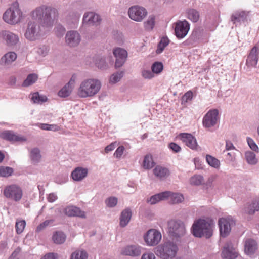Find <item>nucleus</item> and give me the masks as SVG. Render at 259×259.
Returning a JSON list of instances; mask_svg holds the SVG:
<instances>
[{
    "instance_id": "nucleus-47",
    "label": "nucleus",
    "mask_w": 259,
    "mask_h": 259,
    "mask_svg": "<svg viewBox=\"0 0 259 259\" xmlns=\"http://www.w3.org/2000/svg\"><path fill=\"white\" fill-rule=\"evenodd\" d=\"M31 99L34 103H39L47 101V98L45 96H40L38 93H35L32 95Z\"/></svg>"
},
{
    "instance_id": "nucleus-56",
    "label": "nucleus",
    "mask_w": 259,
    "mask_h": 259,
    "mask_svg": "<svg viewBox=\"0 0 259 259\" xmlns=\"http://www.w3.org/2000/svg\"><path fill=\"white\" fill-rule=\"evenodd\" d=\"M168 147L171 149L172 151L175 152H179L180 151L181 148L179 145L175 143L171 142L169 144Z\"/></svg>"
},
{
    "instance_id": "nucleus-12",
    "label": "nucleus",
    "mask_w": 259,
    "mask_h": 259,
    "mask_svg": "<svg viewBox=\"0 0 259 259\" xmlns=\"http://www.w3.org/2000/svg\"><path fill=\"white\" fill-rule=\"evenodd\" d=\"M233 223L231 218H222L219 220L220 235L221 237H225L228 236L231 231V226Z\"/></svg>"
},
{
    "instance_id": "nucleus-21",
    "label": "nucleus",
    "mask_w": 259,
    "mask_h": 259,
    "mask_svg": "<svg viewBox=\"0 0 259 259\" xmlns=\"http://www.w3.org/2000/svg\"><path fill=\"white\" fill-rule=\"evenodd\" d=\"M101 19L99 15L94 12H88L84 14L83 18V23L89 25H98Z\"/></svg>"
},
{
    "instance_id": "nucleus-14",
    "label": "nucleus",
    "mask_w": 259,
    "mask_h": 259,
    "mask_svg": "<svg viewBox=\"0 0 259 259\" xmlns=\"http://www.w3.org/2000/svg\"><path fill=\"white\" fill-rule=\"evenodd\" d=\"M127 55V52L124 49L117 48L114 49L115 66L116 67L122 66L126 60Z\"/></svg>"
},
{
    "instance_id": "nucleus-51",
    "label": "nucleus",
    "mask_w": 259,
    "mask_h": 259,
    "mask_svg": "<svg viewBox=\"0 0 259 259\" xmlns=\"http://www.w3.org/2000/svg\"><path fill=\"white\" fill-rule=\"evenodd\" d=\"M125 148L123 146H120L117 148L114 152V155L116 158H120L124 156L125 153Z\"/></svg>"
},
{
    "instance_id": "nucleus-49",
    "label": "nucleus",
    "mask_w": 259,
    "mask_h": 259,
    "mask_svg": "<svg viewBox=\"0 0 259 259\" xmlns=\"http://www.w3.org/2000/svg\"><path fill=\"white\" fill-rule=\"evenodd\" d=\"M26 226L24 220L17 221L16 223L15 228L17 234H21L23 231Z\"/></svg>"
},
{
    "instance_id": "nucleus-58",
    "label": "nucleus",
    "mask_w": 259,
    "mask_h": 259,
    "mask_svg": "<svg viewBox=\"0 0 259 259\" xmlns=\"http://www.w3.org/2000/svg\"><path fill=\"white\" fill-rule=\"evenodd\" d=\"M192 97L193 93L191 91H189L184 94L182 97V99L186 102H187L188 100H191L192 98Z\"/></svg>"
},
{
    "instance_id": "nucleus-11",
    "label": "nucleus",
    "mask_w": 259,
    "mask_h": 259,
    "mask_svg": "<svg viewBox=\"0 0 259 259\" xmlns=\"http://www.w3.org/2000/svg\"><path fill=\"white\" fill-rule=\"evenodd\" d=\"M190 29V24L186 20L176 23L175 32L177 38L181 39L186 36Z\"/></svg>"
},
{
    "instance_id": "nucleus-16",
    "label": "nucleus",
    "mask_w": 259,
    "mask_h": 259,
    "mask_svg": "<svg viewBox=\"0 0 259 259\" xmlns=\"http://www.w3.org/2000/svg\"><path fill=\"white\" fill-rule=\"evenodd\" d=\"M0 137L12 142L26 141V138L24 137L16 134L11 131H5L0 133Z\"/></svg>"
},
{
    "instance_id": "nucleus-63",
    "label": "nucleus",
    "mask_w": 259,
    "mask_h": 259,
    "mask_svg": "<svg viewBox=\"0 0 259 259\" xmlns=\"http://www.w3.org/2000/svg\"><path fill=\"white\" fill-rule=\"evenodd\" d=\"M106 205L108 207H112L113 206V198L110 197L106 201Z\"/></svg>"
},
{
    "instance_id": "nucleus-29",
    "label": "nucleus",
    "mask_w": 259,
    "mask_h": 259,
    "mask_svg": "<svg viewBox=\"0 0 259 259\" xmlns=\"http://www.w3.org/2000/svg\"><path fill=\"white\" fill-rule=\"evenodd\" d=\"M169 192H163L151 196L148 200L151 204H154L160 201L167 199V196L169 195Z\"/></svg>"
},
{
    "instance_id": "nucleus-33",
    "label": "nucleus",
    "mask_w": 259,
    "mask_h": 259,
    "mask_svg": "<svg viewBox=\"0 0 259 259\" xmlns=\"http://www.w3.org/2000/svg\"><path fill=\"white\" fill-rule=\"evenodd\" d=\"M155 165L152 156L150 154L146 155L143 161L142 166L146 169L152 168Z\"/></svg>"
},
{
    "instance_id": "nucleus-38",
    "label": "nucleus",
    "mask_w": 259,
    "mask_h": 259,
    "mask_svg": "<svg viewBox=\"0 0 259 259\" xmlns=\"http://www.w3.org/2000/svg\"><path fill=\"white\" fill-rule=\"evenodd\" d=\"M206 160L207 163L211 167L217 169H219L220 168V162L214 157L210 155H207L206 156Z\"/></svg>"
},
{
    "instance_id": "nucleus-19",
    "label": "nucleus",
    "mask_w": 259,
    "mask_h": 259,
    "mask_svg": "<svg viewBox=\"0 0 259 259\" xmlns=\"http://www.w3.org/2000/svg\"><path fill=\"white\" fill-rule=\"evenodd\" d=\"M179 137L181 140L190 148L195 149L198 145L196 139L191 134L181 133Z\"/></svg>"
},
{
    "instance_id": "nucleus-35",
    "label": "nucleus",
    "mask_w": 259,
    "mask_h": 259,
    "mask_svg": "<svg viewBox=\"0 0 259 259\" xmlns=\"http://www.w3.org/2000/svg\"><path fill=\"white\" fill-rule=\"evenodd\" d=\"M52 239L56 244H62L66 240V235L61 231H56L52 236Z\"/></svg>"
},
{
    "instance_id": "nucleus-23",
    "label": "nucleus",
    "mask_w": 259,
    "mask_h": 259,
    "mask_svg": "<svg viewBox=\"0 0 259 259\" xmlns=\"http://www.w3.org/2000/svg\"><path fill=\"white\" fill-rule=\"evenodd\" d=\"M66 215L69 217H79L84 218L85 214L79 208L74 206H69L66 207L64 210Z\"/></svg>"
},
{
    "instance_id": "nucleus-36",
    "label": "nucleus",
    "mask_w": 259,
    "mask_h": 259,
    "mask_svg": "<svg viewBox=\"0 0 259 259\" xmlns=\"http://www.w3.org/2000/svg\"><path fill=\"white\" fill-rule=\"evenodd\" d=\"M88 254L83 250H76L71 255L70 259H88Z\"/></svg>"
},
{
    "instance_id": "nucleus-34",
    "label": "nucleus",
    "mask_w": 259,
    "mask_h": 259,
    "mask_svg": "<svg viewBox=\"0 0 259 259\" xmlns=\"http://www.w3.org/2000/svg\"><path fill=\"white\" fill-rule=\"evenodd\" d=\"M187 18L193 22H197L200 18L199 11L195 9H189L187 10Z\"/></svg>"
},
{
    "instance_id": "nucleus-48",
    "label": "nucleus",
    "mask_w": 259,
    "mask_h": 259,
    "mask_svg": "<svg viewBox=\"0 0 259 259\" xmlns=\"http://www.w3.org/2000/svg\"><path fill=\"white\" fill-rule=\"evenodd\" d=\"M54 220L50 219L45 221L44 222L39 224L36 228V231L39 232L48 226H52L54 225Z\"/></svg>"
},
{
    "instance_id": "nucleus-28",
    "label": "nucleus",
    "mask_w": 259,
    "mask_h": 259,
    "mask_svg": "<svg viewBox=\"0 0 259 259\" xmlns=\"http://www.w3.org/2000/svg\"><path fill=\"white\" fill-rule=\"evenodd\" d=\"M259 211V199L253 200L250 204H248L245 208L247 214L252 215L255 211Z\"/></svg>"
},
{
    "instance_id": "nucleus-8",
    "label": "nucleus",
    "mask_w": 259,
    "mask_h": 259,
    "mask_svg": "<svg viewBox=\"0 0 259 259\" xmlns=\"http://www.w3.org/2000/svg\"><path fill=\"white\" fill-rule=\"evenodd\" d=\"M168 230L170 235L175 237L182 236L186 233L184 223L175 220H171L168 222Z\"/></svg>"
},
{
    "instance_id": "nucleus-25",
    "label": "nucleus",
    "mask_w": 259,
    "mask_h": 259,
    "mask_svg": "<svg viewBox=\"0 0 259 259\" xmlns=\"http://www.w3.org/2000/svg\"><path fill=\"white\" fill-rule=\"evenodd\" d=\"M257 249L256 242L251 239L246 240L244 245V251L247 255H252L255 253Z\"/></svg>"
},
{
    "instance_id": "nucleus-2",
    "label": "nucleus",
    "mask_w": 259,
    "mask_h": 259,
    "mask_svg": "<svg viewBox=\"0 0 259 259\" xmlns=\"http://www.w3.org/2000/svg\"><path fill=\"white\" fill-rule=\"evenodd\" d=\"M102 83L96 78H87L82 80L77 89V95L82 98L92 97L101 90Z\"/></svg>"
},
{
    "instance_id": "nucleus-54",
    "label": "nucleus",
    "mask_w": 259,
    "mask_h": 259,
    "mask_svg": "<svg viewBox=\"0 0 259 259\" xmlns=\"http://www.w3.org/2000/svg\"><path fill=\"white\" fill-rule=\"evenodd\" d=\"M141 259H156V257L153 252L149 251L144 253Z\"/></svg>"
},
{
    "instance_id": "nucleus-18",
    "label": "nucleus",
    "mask_w": 259,
    "mask_h": 259,
    "mask_svg": "<svg viewBox=\"0 0 259 259\" xmlns=\"http://www.w3.org/2000/svg\"><path fill=\"white\" fill-rule=\"evenodd\" d=\"M142 247L138 245H129L122 250V254L127 256H138L141 253Z\"/></svg>"
},
{
    "instance_id": "nucleus-24",
    "label": "nucleus",
    "mask_w": 259,
    "mask_h": 259,
    "mask_svg": "<svg viewBox=\"0 0 259 259\" xmlns=\"http://www.w3.org/2000/svg\"><path fill=\"white\" fill-rule=\"evenodd\" d=\"M88 172L87 168L78 167L72 172L71 176L74 181H80L86 177Z\"/></svg>"
},
{
    "instance_id": "nucleus-32",
    "label": "nucleus",
    "mask_w": 259,
    "mask_h": 259,
    "mask_svg": "<svg viewBox=\"0 0 259 259\" xmlns=\"http://www.w3.org/2000/svg\"><path fill=\"white\" fill-rule=\"evenodd\" d=\"M17 58V55L14 52H10L6 54L1 60V63L4 65L9 64L14 61Z\"/></svg>"
},
{
    "instance_id": "nucleus-62",
    "label": "nucleus",
    "mask_w": 259,
    "mask_h": 259,
    "mask_svg": "<svg viewBox=\"0 0 259 259\" xmlns=\"http://www.w3.org/2000/svg\"><path fill=\"white\" fill-rule=\"evenodd\" d=\"M41 259H57V256L54 253H49L46 254Z\"/></svg>"
},
{
    "instance_id": "nucleus-30",
    "label": "nucleus",
    "mask_w": 259,
    "mask_h": 259,
    "mask_svg": "<svg viewBox=\"0 0 259 259\" xmlns=\"http://www.w3.org/2000/svg\"><path fill=\"white\" fill-rule=\"evenodd\" d=\"M247 13L244 11H237L235 12L231 16V21L234 23L244 22L247 18Z\"/></svg>"
},
{
    "instance_id": "nucleus-61",
    "label": "nucleus",
    "mask_w": 259,
    "mask_h": 259,
    "mask_svg": "<svg viewBox=\"0 0 259 259\" xmlns=\"http://www.w3.org/2000/svg\"><path fill=\"white\" fill-rule=\"evenodd\" d=\"M48 200L50 202H53L57 199V195L54 193H51L48 196Z\"/></svg>"
},
{
    "instance_id": "nucleus-17",
    "label": "nucleus",
    "mask_w": 259,
    "mask_h": 259,
    "mask_svg": "<svg viewBox=\"0 0 259 259\" xmlns=\"http://www.w3.org/2000/svg\"><path fill=\"white\" fill-rule=\"evenodd\" d=\"M259 49L256 46L253 47L246 59V64L248 67H255L258 62Z\"/></svg>"
},
{
    "instance_id": "nucleus-5",
    "label": "nucleus",
    "mask_w": 259,
    "mask_h": 259,
    "mask_svg": "<svg viewBox=\"0 0 259 259\" xmlns=\"http://www.w3.org/2000/svg\"><path fill=\"white\" fill-rule=\"evenodd\" d=\"M177 245L172 242H165L155 248L156 255L162 259H172L178 252Z\"/></svg>"
},
{
    "instance_id": "nucleus-43",
    "label": "nucleus",
    "mask_w": 259,
    "mask_h": 259,
    "mask_svg": "<svg viewBox=\"0 0 259 259\" xmlns=\"http://www.w3.org/2000/svg\"><path fill=\"white\" fill-rule=\"evenodd\" d=\"M13 173V169L8 166H0V177H8Z\"/></svg>"
},
{
    "instance_id": "nucleus-42",
    "label": "nucleus",
    "mask_w": 259,
    "mask_h": 259,
    "mask_svg": "<svg viewBox=\"0 0 259 259\" xmlns=\"http://www.w3.org/2000/svg\"><path fill=\"white\" fill-rule=\"evenodd\" d=\"M38 76L35 74H29L27 78L24 81L23 85L24 87L29 86L34 83L37 79Z\"/></svg>"
},
{
    "instance_id": "nucleus-13",
    "label": "nucleus",
    "mask_w": 259,
    "mask_h": 259,
    "mask_svg": "<svg viewBox=\"0 0 259 259\" xmlns=\"http://www.w3.org/2000/svg\"><path fill=\"white\" fill-rule=\"evenodd\" d=\"M238 255V251L231 242H227L224 246L221 253L223 259H235Z\"/></svg>"
},
{
    "instance_id": "nucleus-59",
    "label": "nucleus",
    "mask_w": 259,
    "mask_h": 259,
    "mask_svg": "<svg viewBox=\"0 0 259 259\" xmlns=\"http://www.w3.org/2000/svg\"><path fill=\"white\" fill-rule=\"evenodd\" d=\"M76 79V76L75 74L72 75L69 82L66 84L68 86L72 87V89L74 86V84Z\"/></svg>"
},
{
    "instance_id": "nucleus-45",
    "label": "nucleus",
    "mask_w": 259,
    "mask_h": 259,
    "mask_svg": "<svg viewBox=\"0 0 259 259\" xmlns=\"http://www.w3.org/2000/svg\"><path fill=\"white\" fill-rule=\"evenodd\" d=\"M245 157L247 162L250 164H255L257 162L255 154L251 151L245 153Z\"/></svg>"
},
{
    "instance_id": "nucleus-27",
    "label": "nucleus",
    "mask_w": 259,
    "mask_h": 259,
    "mask_svg": "<svg viewBox=\"0 0 259 259\" xmlns=\"http://www.w3.org/2000/svg\"><path fill=\"white\" fill-rule=\"evenodd\" d=\"M153 173L156 177L162 179L169 176V171L167 168L158 165L153 169Z\"/></svg>"
},
{
    "instance_id": "nucleus-55",
    "label": "nucleus",
    "mask_w": 259,
    "mask_h": 259,
    "mask_svg": "<svg viewBox=\"0 0 259 259\" xmlns=\"http://www.w3.org/2000/svg\"><path fill=\"white\" fill-rule=\"evenodd\" d=\"M142 76L145 79H151L154 77L152 71L144 70L142 72Z\"/></svg>"
},
{
    "instance_id": "nucleus-44",
    "label": "nucleus",
    "mask_w": 259,
    "mask_h": 259,
    "mask_svg": "<svg viewBox=\"0 0 259 259\" xmlns=\"http://www.w3.org/2000/svg\"><path fill=\"white\" fill-rule=\"evenodd\" d=\"M163 69V65L161 62H155L151 66V70L153 74H158L162 71Z\"/></svg>"
},
{
    "instance_id": "nucleus-60",
    "label": "nucleus",
    "mask_w": 259,
    "mask_h": 259,
    "mask_svg": "<svg viewBox=\"0 0 259 259\" xmlns=\"http://www.w3.org/2000/svg\"><path fill=\"white\" fill-rule=\"evenodd\" d=\"M123 72L119 71L116 73V75H114V83L118 82L123 76Z\"/></svg>"
},
{
    "instance_id": "nucleus-3",
    "label": "nucleus",
    "mask_w": 259,
    "mask_h": 259,
    "mask_svg": "<svg viewBox=\"0 0 259 259\" xmlns=\"http://www.w3.org/2000/svg\"><path fill=\"white\" fill-rule=\"evenodd\" d=\"M212 221L199 219L195 221L192 227L193 234L197 237L210 238L212 235Z\"/></svg>"
},
{
    "instance_id": "nucleus-1",
    "label": "nucleus",
    "mask_w": 259,
    "mask_h": 259,
    "mask_svg": "<svg viewBox=\"0 0 259 259\" xmlns=\"http://www.w3.org/2000/svg\"><path fill=\"white\" fill-rule=\"evenodd\" d=\"M58 16L56 9L45 5L36 8L31 13L32 18L46 27L52 26L57 20Z\"/></svg>"
},
{
    "instance_id": "nucleus-15",
    "label": "nucleus",
    "mask_w": 259,
    "mask_h": 259,
    "mask_svg": "<svg viewBox=\"0 0 259 259\" xmlns=\"http://www.w3.org/2000/svg\"><path fill=\"white\" fill-rule=\"evenodd\" d=\"M26 38L31 41L36 40L39 36V27L35 23L31 22L25 34Z\"/></svg>"
},
{
    "instance_id": "nucleus-22",
    "label": "nucleus",
    "mask_w": 259,
    "mask_h": 259,
    "mask_svg": "<svg viewBox=\"0 0 259 259\" xmlns=\"http://www.w3.org/2000/svg\"><path fill=\"white\" fill-rule=\"evenodd\" d=\"M0 35L5 40L7 45L10 46L16 45L19 41V38L17 35L8 31H2L0 33Z\"/></svg>"
},
{
    "instance_id": "nucleus-50",
    "label": "nucleus",
    "mask_w": 259,
    "mask_h": 259,
    "mask_svg": "<svg viewBox=\"0 0 259 259\" xmlns=\"http://www.w3.org/2000/svg\"><path fill=\"white\" fill-rule=\"evenodd\" d=\"M39 127L42 130L48 131H57L58 130V127L56 125L48 124H40Z\"/></svg>"
},
{
    "instance_id": "nucleus-53",
    "label": "nucleus",
    "mask_w": 259,
    "mask_h": 259,
    "mask_svg": "<svg viewBox=\"0 0 259 259\" xmlns=\"http://www.w3.org/2000/svg\"><path fill=\"white\" fill-rule=\"evenodd\" d=\"M247 143L250 148L253 151H256L258 149V146L255 143L254 141L250 138H247Z\"/></svg>"
},
{
    "instance_id": "nucleus-37",
    "label": "nucleus",
    "mask_w": 259,
    "mask_h": 259,
    "mask_svg": "<svg viewBox=\"0 0 259 259\" xmlns=\"http://www.w3.org/2000/svg\"><path fill=\"white\" fill-rule=\"evenodd\" d=\"M169 40L167 36H163L161 38L160 42L157 46V49L156 51L157 54L161 53L164 48L169 44Z\"/></svg>"
},
{
    "instance_id": "nucleus-40",
    "label": "nucleus",
    "mask_w": 259,
    "mask_h": 259,
    "mask_svg": "<svg viewBox=\"0 0 259 259\" xmlns=\"http://www.w3.org/2000/svg\"><path fill=\"white\" fill-rule=\"evenodd\" d=\"M72 87L68 86V84H65L58 92V96L61 97H67L69 96L72 90Z\"/></svg>"
},
{
    "instance_id": "nucleus-41",
    "label": "nucleus",
    "mask_w": 259,
    "mask_h": 259,
    "mask_svg": "<svg viewBox=\"0 0 259 259\" xmlns=\"http://www.w3.org/2000/svg\"><path fill=\"white\" fill-rule=\"evenodd\" d=\"M40 150L37 148L33 149L30 152V158L35 163H37L41 159Z\"/></svg>"
},
{
    "instance_id": "nucleus-26",
    "label": "nucleus",
    "mask_w": 259,
    "mask_h": 259,
    "mask_svg": "<svg viewBox=\"0 0 259 259\" xmlns=\"http://www.w3.org/2000/svg\"><path fill=\"white\" fill-rule=\"evenodd\" d=\"M131 209L127 208L123 210L120 217V226L122 227L126 226L131 220L132 217Z\"/></svg>"
},
{
    "instance_id": "nucleus-7",
    "label": "nucleus",
    "mask_w": 259,
    "mask_h": 259,
    "mask_svg": "<svg viewBox=\"0 0 259 259\" xmlns=\"http://www.w3.org/2000/svg\"><path fill=\"white\" fill-rule=\"evenodd\" d=\"M143 238L147 246H154L160 242L162 235L159 231L155 229H151L147 231Z\"/></svg>"
},
{
    "instance_id": "nucleus-9",
    "label": "nucleus",
    "mask_w": 259,
    "mask_h": 259,
    "mask_svg": "<svg viewBox=\"0 0 259 259\" xmlns=\"http://www.w3.org/2000/svg\"><path fill=\"white\" fill-rule=\"evenodd\" d=\"M128 14L129 17L136 22H141L147 16V10L142 7L134 6L130 8Z\"/></svg>"
},
{
    "instance_id": "nucleus-46",
    "label": "nucleus",
    "mask_w": 259,
    "mask_h": 259,
    "mask_svg": "<svg viewBox=\"0 0 259 259\" xmlns=\"http://www.w3.org/2000/svg\"><path fill=\"white\" fill-rule=\"evenodd\" d=\"M190 182L191 185H200L204 183V179L200 175H195L191 178Z\"/></svg>"
},
{
    "instance_id": "nucleus-39",
    "label": "nucleus",
    "mask_w": 259,
    "mask_h": 259,
    "mask_svg": "<svg viewBox=\"0 0 259 259\" xmlns=\"http://www.w3.org/2000/svg\"><path fill=\"white\" fill-rule=\"evenodd\" d=\"M155 24V18L154 16H150L148 19L144 22V26L146 30L151 31Z\"/></svg>"
},
{
    "instance_id": "nucleus-4",
    "label": "nucleus",
    "mask_w": 259,
    "mask_h": 259,
    "mask_svg": "<svg viewBox=\"0 0 259 259\" xmlns=\"http://www.w3.org/2000/svg\"><path fill=\"white\" fill-rule=\"evenodd\" d=\"M24 17L18 4L15 3L5 12L3 15V19L7 24L14 25L20 23Z\"/></svg>"
},
{
    "instance_id": "nucleus-10",
    "label": "nucleus",
    "mask_w": 259,
    "mask_h": 259,
    "mask_svg": "<svg viewBox=\"0 0 259 259\" xmlns=\"http://www.w3.org/2000/svg\"><path fill=\"white\" fill-rule=\"evenodd\" d=\"M219 111L217 109L210 110L204 116L202 124L204 127L209 128L215 125L219 119Z\"/></svg>"
},
{
    "instance_id": "nucleus-20",
    "label": "nucleus",
    "mask_w": 259,
    "mask_h": 259,
    "mask_svg": "<svg viewBox=\"0 0 259 259\" xmlns=\"http://www.w3.org/2000/svg\"><path fill=\"white\" fill-rule=\"evenodd\" d=\"M66 42L70 47H75L78 45L80 41L79 34L75 31H68L65 37Z\"/></svg>"
},
{
    "instance_id": "nucleus-57",
    "label": "nucleus",
    "mask_w": 259,
    "mask_h": 259,
    "mask_svg": "<svg viewBox=\"0 0 259 259\" xmlns=\"http://www.w3.org/2000/svg\"><path fill=\"white\" fill-rule=\"evenodd\" d=\"M65 32V29L62 26H58L56 28V34L58 37H61Z\"/></svg>"
},
{
    "instance_id": "nucleus-31",
    "label": "nucleus",
    "mask_w": 259,
    "mask_h": 259,
    "mask_svg": "<svg viewBox=\"0 0 259 259\" xmlns=\"http://www.w3.org/2000/svg\"><path fill=\"white\" fill-rule=\"evenodd\" d=\"M169 192V195L167 196V199H169L170 203L171 204H177L182 202L184 198L181 194L178 193H172L170 191H167Z\"/></svg>"
},
{
    "instance_id": "nucleus-64",
    "label": "nucleus",
    "mask_w": 259,
    "mask_h": 259,
    "mask_svg": "<svg viewBox=\"0 0 259 259\" xmlns=\"http://www.w3.org/2000/svg\"><path fill=\"white\" fill-rule=\"evenodd\" d=\"M113 150V144L111 143L110 145L106 147L105 149V152L108 153L109 152Z\"/></svg>"
},
{
    "instance_id": "nucleus-52",
    "label": "nucleus",
    "mask_w": 259,
    "mask_h": 259,
    "mask_svg": "<svg viewBox=\"0 0 259 259\" xmlns=\"http://www.w3.org/2000/svg\"><path fill=\"white\" fill-rule=\"evenodd\" d=\"M95 64L97 67L100 69H104L107 65V63L106 62L105 59L103 58L96 59L95 60Z\"/></svg>"
},
{
    "instance_id": "nucleus-6",
    "label": "nucleus",
    "mask_w": 259,
    "mask_h": 259,
    "mask_svg": "<svg viewBox=\"0 0 259 259\" xmlns=\"http://www.w3.org/2000/svg\"><path fill=\"white\" fill-rule=\"evenodd\" d=\"M4 195L8 199L18 202L23 196L21 188L16 184H11L6 186L4 189Z\"/></svg>"
}]
</instances>
